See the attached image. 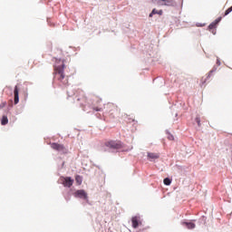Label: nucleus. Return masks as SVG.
<instances>
[{"instance_id": "nucleus-21", "label": "nucleus", "mask_w": 232, "mask_h": 232, "mask_svg": "<svg viewBox=\"0 0 232 232\" xmlns=\"http://www.w3.org/2000/svg\"><path fill=\"white\" fill-rule=\"evenodd\" d=\"M211 73H213V71H210L207 76V79H209V77H211Z\"/></svg>"}, {"instance_id": "nucleus-19", "label": "nucleus", "mask_w": 232, "mask_h": 232, "mask_svg": "<svg viewBox=\"0 0 232 232\" xmlns=\"http://www.w3.org/2000/svg\"><path fill=\"white\" fill-rule=\"evenodd\" d=\"M5 106H6V102L0 103V110H3V108H5Z\"/></svg>"}, {"instance_id": "nucleus-12", "label": "nucleus", "mask_w": 232, "mask_h": 232, "mask_svg": "<svg viewBox=\"0 0 232 232\" xmlns=\"http://www.w3.org/2000/svg\"><path fill=\"white\" fill-rule=\"evenodd\" d=\"M158 14V15H162V14H163V11L162 10H160V11H158V10H156L155 8L151 11V13L149 14V17H153V15H155V14Z\"/></svg>"}, {"instance_id": "nucleus-5", "label": "nucleus", "mask_w": 232, "mask_h": 232, "mask_svg": "<svg viewBox=\"0 0 232 232\" xmlns=\"http://www.w3.org/2000/svg\"><path fill=\"white\" fill-rule=\"evenodd\" d=\"M60 180L64 188H71L73 186V179L71 177H61Z\"/></svg>"}, {"instance_id": "nucleus-13", "label": "nucleus", "mask_w": 232, "mask_h": 232, "mask_svg": "<svg viewBox=\"0 0 232 232\" xmlns=\"http://www.w3.org/2000/svg\"><path fill=\"white\" fill-rule=\"evenodd\" d=\"M183 226H186L188 229H195L196 227L195 223H192V222H184Z\"/></svg>"}, {"instance_id": "nucleus-18", "label": "nucleus", "mask_w": 232, "mask_h": 232, "mask_svg": "<svg viewBox=\"0 0 232 232\" xmlns=\"http://www.w3.org/2000/svg\"><path fill=\"white\" fill-rule=\"evenodd\" d=\"M195 121L197 122L198 126H201V123H200V117L197 116L196 119H195Z\"/></svg>"}, {"instance_id": "nucleus-16", "label": "nucleus", "mask_w": 232, "mask_h": 232, "mask_svg": "<svg viewBox=\"0 0 232 232\" xmlns=\"http://www.w3.org/2000/svg\"><path fill=\"white\" fill-rule=\"evenodd\" d=\"M75 180H76V184H78V186H81V184H82V178L79 175H77L75 177Z\"/></svg>"}, {"instance_id": "nucleus-15", "label": "nucleus", "mask_w": 232, "mask_h": 232, "mask_svg": "<svg viewBox=\"0 0 232 232\" xmlns=\"http://www.w3.org/2000/svg\"><path fill=\"white\" fill-rule=\"evenodd\" d=\"M1 124L2 126H6V124H8V117L3 116L1 120Z\"/></svg>"}, {"instance_id": "nucleus-23", "label": "nucleus", "mask_w": 232, "mask_h": 232, "mask_svg": "<svg viewBox=\"0 0 232 232\" xmlns=\"http://www.w3.org/2000/svg\"><path fill=\"white\" fill-rule=\"evenodd\" d=\"M201 81H202V84H204L206 82V78H202Z\"/></svg>"}, {"instance_id": "nucleus-11", "label": "nucleus", "mask_w": 232, "mask_h": 232, "mask_svg": "<svg viewBox=\"0 0 232 232\" xmlns=\"http://www.w3.org/2000/svg\"><path fill=\"white\" fill-rule=\"evenodd\" d=\"M78 102L82 101V103H80V106H84L86 104V96H84V92H81V97L77 99Z\"/></svg>"}, {"instance_id": "nucleus-8", "label": "nucleus", "mask_w": 232, "mask_h": 232, "mask_svg": "<svg viewBox=\"0 0 232 232\" xmlns=\"http://www.w3.org/2000/svg\"><path fill=\"white\" fill-rule=\"evenodd\" d=\"M131 222H132V227H134V229H137V227H139V225L140 224V217H137V216L132 217Z\"/></svg>"}, {"instance_id": "nucleus-1", "label": "nucleus", "mask_w": 232, "mask_h": 232, "mask_svg": "<svg viewBox=\"0 0 232 232\" xmlns=\"http://www.w3.org/2000/svg\"><path fill=\"white\" fill-rule=\"evenodd\" d=\"M66 65L64 64V60L55 59L53 75L54 79L58 82L59 86H68L69 84L68 75L64 73Z\"/></svg>"}, {"instance_id": "nucleus-4", "label": "nucleus", "mask_w": 232, "mask_h": 232, "mask_svg": "<svg viewBox=\"0 0 232 232\" xmlns=\"http://www.w3.org/2000/svg\"><path fill=\"white\" fill-rule=\"evenodd\" d=\"M153 3L157 6H173L175 5L173 0H154Z\"/></svg>"}, {"instance_id": "nucleus-17", "label": "nucleus", "mask_w": 232, "mask_h": 232, "mask_svg": "<svg viewBox=\"0 0 232 232\" xmlns=\"http://www.w3.org/2000/svg\"><path fill=\"white\" fill-rule=\"evenodd\" d=\"M163 183L165 184V186H170L171 180L169 179V178H166L163 179Z\"/></svg>"}, {"instance_id": "nucleus-6", "label": "nucleus", "mask_w": 232, "mask_h": 232, "mask_svg": "<svg viewBox=\"0 0 232 232\" xmlns=\"http://www.w3.org/2000/svg\"><path fill=\"white\" fill-rule=\"evenodd\" d=\"M74 197L76 198H83L84 200H87L88 199V194H86V191L82 190V189H80V190H77L75 193H74Z\"/></svg>"}, {"instance_id": "nucleus-7", "label": "nucleus", "mask_w": 232, "mask_h": 232, "mask_svg": "<svg viewBox=\"0 0 232 232\" xmlns=\"http://www.w3.org/2000/svg\"><path fill=\"white\" fill-rule=\"evenodd\" d=\"M160 158V154L156 152H147V159L148 160L153 161L157 160V159Z\"/></svg>"}, {"instance_id": "nucleus-10", "label": "nucleus", "mask_w": 232, "mask_h": 232, "mask_svg": "<svg viewBox=\"0 0 232 232\" xmlns=\"http://www.w3.org/2000/svg\"><path fill=\"white\" fill-rule=\"evenodd\" d=\"M14 104H19V88L17 86L14 87Z\"/></svg>"}, {"instance_id": "nucleus-14", "label": "nucleus", "mask_w": 232, "mask_h": 232, "mask_svg": "<svg viewBox=\"0 0 232 232\" xmlns=\"http://www.w3.org/2000/svg\"><path fill=\"white\" fill-rule=\"evenodd\" d=\"M106 110L107 111H113V110H115V105L111 104V103H109L106 105Z\"/></svg>"}, {"instance_id": "nucleus-20", "label": "nucleus", "mask_w": 232, "mask_h": 232, "mask_svg": "<svg viewBox=\"0 0 232 232\" xmlns=\"http://www.w3.org/2000/svg\"><path fill=\"white\" fill-rule=\"evenodd\" d=\"M93 110H94V111H102V109L99 108V107H94Z\"/></svg>"}, {"instance_id": "nucleus-3", "label": "nucleus", "mask_w": 232, "mask_h": 232, "mask_svg": "<svg viewBox=\"0 0 232 232\" xmlns=\"http://www.w3.org/2000/svg\"><path fill=\"white\" fill-rule=\"evenodd\" d=\"M51 148L55 151H59L60 153H68V149H66V147H64L63 144L53 142L51 143Z\"/></svg>"}, {"instance_id": "nucleus-22", "label": "nucleus", "mask_w": 232, "mask_h": 232, "mask_svg": "<svg viewBox=\"0 0 232 232\" xmlns=\"http://www.w3.org/2000/svg\"><path fill=\"white\" fill-rule=\"evenodd\" d=\"M174 140L173 135L169 136V140Z\"/></svg>"}, {"instance_id": "nucleus-2", "label": "nucleus", "mask_w": 232, "mask_h": 232, "mask_svg": "<svg viewBox=\"0 0 232 232\" xmlns=\"http://www.w3.org/2000/svg\"><path fill=\"white\" fill-rule=\"evenodd\" d=\"M105 148L109 150H121L122 143L121 141L110 140L104 143Z\"/></svg>"}, {"instance_id": "nucleus-9", "label": "nucleus", "mask_w": 232, "mask_h": 232, "mask_svg": "<svg viewBox=\"0 0 232 232\" xmlns=\"http://www.w3.org/2000/svg\"><path fill=\"white\" fill-rule=\"evenodd\" d=\"M220 21H222V17H218V19H216L208 25V29L215 30V28H217V24H218Z\"/></svg>"}]
</instances>
